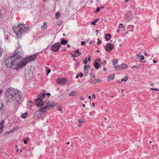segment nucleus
<instances>
[{"label": "nucleus", "mask_w": 159, "mask_h": 159, "mask_svg": "<svg viewBox=\"0 0 159 159\" xmlns=\"http://www.w3.org/2000/svg\"><path fill=\"white\" fill-rule=\"evenodd\" d=\"M68 43V42L67 40H65L64 39H61V44L63 45H66Z\"/></svg>", "instance_id": "18"}, {"label": "nucleus", "mask_w": 159, "mask_h": 159, "mask_svg": "<svg viewBox=\"0 0 159 159\" xmlns=\"http://www.w3.org/2000/svg\"><path fill=\"white\" fill-rule=\"evenodd\" d=\"M136 57L137 59H140L141 60H143L144 58V56L143 55H141L140 53L137 54L136 56Z\"/></svg>", "instance_id": "15"}, {"label": "nucleus", "mask_w": 159, "mask_h": 159, "mask_svg": "<svg viewBox=\"0 0 159 159\" xmlns=\"http://www.w3.org/2000/svg\"><path fill=\"white\" fill-rule=\"evenodd\" d=\"M94 66L96 69H98L99 68L100 66H101V65L99 64L98 62L96 61V60H95L94 61Z\"/></svg>", "instance_id": "14"}, {"label": "nucleus", "mask_w": 159, "mask_h": 159, "mask_svg": "<svg viewBox=\"0 0 159 159\" xmlns=\"http://www.w3.org/2000/svg\"><path fill=\"white\" fill-rule=\"evenodd\" d=\"M3 49L0 46V57L1 56L2 53L3 52Z\"/></svg>", "instance_id": "32"}, {"label": "nucleus", "mask_w": 159, "mask_h": 159, "mask_svg": "<svg viewBox=\"0 0 159 159\" xmlns=\"http://www.w3.org/2000/svg\"><path fill=\"white\" fill-rule=\"evenodd\" d=\"M48 109L46 107L44 106L43 107L41 108L40 110L38 111L37 112L38 114H41L46 111Z\"/></svg>", "instance_id": "13"}, {"label": "nucleus", "mask_w": 159, "mask_h": 159, "mask_svg": "<svg viewBox=\"0 0 159 159\" xmlns=\"http://www.w3.org/2000/svg\"><path fill=\"white\" fill-rule=\"evenodd\" d=\"M78 121L80 122V123H81L82 122V120H81L80 119H78Z\"/></svg>", "instance_id": "49"}, {"label": "nucleus", "mask_w": 159, "mask_h": 159, "mask_svg": "<svg viewBox=\"0 0 159 159\" xmlns=\"http://www.w3.org/2000/svg\"><path fill=\"white\" fill-rule=\"evenodd\" d=\"M27 114V113H25L23 114L21 116V118H25L26 117Z\"/></svg>", "instance_id": "27"}, {"label": "nucleus", "mask_w": 159, "mask_h": 159, "mask_svg": "<svg viewBox=\"0 0 159 159\" xmlns=\"http://www.w3.org/2000/svg\"><path fill=\"white\" fill-rule=\"evenodd\" d=\"M15 55L12 57H10L6 59L4 62L6 66L8 67H13L17 71H18L20 68H19L20 65H21L20 62H19V58L21 57L19 54V52L15 53Z\"/></svg>", "instance_id": "1"}, {"label": "nucleus", "mask_w": 159, "mask_h": 159, "mask_svg": "<svg viewBox=\"0 0 159 159\" xmlns=\"http://www.w3.org/2000/svg\"><path fill=\"white\" fill-rule=\"evenodd\" d=\"M58 24V25H61V22H59Z\"/></svg>", "instance_id": "64"}, {"label": "nucleus", "mask_w": 159, "mask_h": 159, "mask_svg": "<svg viewBox=\"0 0 159 159\" xmlns=\"http://www.w3.org/2000/svg\"><path fill=\"white\" fill-rule=\"evenodd\" d=\"M67 47L68 48H69L70 47V45H69V44H67Z\"/></svg>", "instance_id": "59"}, {"label": "nucleus", "mask_w": 159, "mask_h": 159, "mask_svg": "<svg viewBox=\"0 0 159 159\" xmlns=\"http://www.w3.org/2000/svg\"><path fill=\"white\" fill-rule=\"evenodd\" d=\"M89 82L90 83H92V84H96V82H97V80L96 79H95V80H90V81H89Z\"/></svg>", "instance_id": "30"}, {"label": "nucleus", "mask_w": 159, "mask_h": 159, "mask_svg": "<svg viewBox=\"0 0 159 159\" xmlns=\"http://www.w3.org/2000/svg\"><path fill=\"white\" fill-rule=\"evenodd\" d=\"M150 89L152 90L159 91V89H158L151 88Z\"/></svg>", "instance_id": "40"}, {"label": "nucleus", "mask_w": 159, "mask_h": 159, "mask_svg": "<svg viewBox=\"0 0 159 159\" xmlns=\"http://www.w3.org/2000/svg\"><path fill=\"white\" fill-rule=\"evenodd\" d=\"M46 71L47 72V75H48V74L50 73L51 72V70L50 69H49L48 70H47Z\"/></svg>", "instance_id": "37"}, {"label": "nucleus", "mask_w": 159, "mask_h": 159, "mask_svg": "<svg viewBox=\"0 0 159 159\" xmlns=\"http://www.w3.org/2000/svg\"><path fill=\"white\" fill-rule=\"evenodd\" d=\"M7 98L9 101H11L17 106L21 97L20 92L13 88L7 89Z\"/></svg>", "instance_id": "2"}, {"label": "nucleus", "mask_w": 159, "mask_h": 159, "mask_svg": "<svg viewBox=\"0 0 159 159\" xmlns=\"http://www.w3.org/2000/svg\"><path fill=\"white\" fill-rule=\"evenodd\" d=\"M83 75V74L82 73H80V74L79 75V76L80 77H82Z\"/></svg>", "instance_id": "46"}, {"label": "nucleus", "mask_w": 159, "mask_h": 159, "mask_svg": "<svg viewBox=\"0 0 159 159\" xmlns=\"http://www.w3.org/2000/svg\"><path fill=\"white\" fill-rule=\"evenodd\" d=\"M66 81V78H59L57 79V82L59 84L63 85L65 84Z\"/></svg>", "instance_id": "9"}, {"label": "nucleus", "mask_w": 159, "mask_h": 159, "mask_svg": "<svg viewBox=\"0 0 159 159\" xmlns=\"http://www.w3.org/2000/svg\"><path fill=\"white\" fill-rule=\"evenodd\" d=\"M87 42L88 43H89V44L90 45L92 44V42L90 41V40H88L87 41Z\"/></svg>", "instance_id": "45"}, {"label": "nucleus", "mask_w": 159, "mask_h": 159, "mask_svg": "<svg viewBox=\"0 0 159 159\" xmlns=\"http://www.w3.org/2000/svg\"><path fill=\"white\" fill-rule=\"evenodd\" d=\"M114 78V75L111 74L108 77V81H109L110 80H113Z\"/></svg>", "instance_id": "19"}, {"label": "nucleus", "mask_w": 159, "mask_h": 159, "mask_svg": "<svg viewBox=\"0 0 159 159\" xmlns=\"http://www.w3.org/2000/svg\"><path fill=\"white\" fill-rule=\"evenodd\" d=\"M2 111L0 110V118L2 117Z\"/></svg>", "instance_id": "42"}, {"label": "nucleus", "mask_w": 159, "mask_h": 159, "mask_svg": "<svg viewBox=\"0 0 159 159\" xmlns=\"http://www.w3.org/2000/svg\"><path fill=\"white\" fill-rule=\"evenodd\" d=\"M90 77L92 78H94L95 77V76L94 75L91 74L90 75Z\"/></svg>", "instance_id": "39"}, {"label": "nucleus", "mask_w": 159, "mask_h": 159, "mask_svg": "<svg viewBox=\"0 0 159 159\" xmlns=\"http://www.w3.org/2000/svg\"><path fill=\"white\" fill-rule=\"evenodd\" d=\"M61 47V44L60 43H56L52 45L51 49L54 52H57Z\"/></svg>", "instance_id": "6"}, {"label": "nucleus", "mask_w": 159, "mask_h": 159, "mask_svg": "<svg viewBox=\"0 0 159 159\" xmlns=\"http://www.w3.org/2000/svg\"><path fill=\"white\" fill-rule=\"evenodd\" d=\"M113 45L111 43H108L105 46V49L106 51L111 52L113 48Z\"/></svg>", "instance_id": "8"}, {"label": "nucleus", "mask_w": 159, "mask_h": 159, "mask_svg": "<svg viewBox=\"0 0 159 159\" xmlns=\"http://www.w3.org/2000/svg\"><path fill=\"white\" fill-rule=\"evenodd\" d=\"M96 98V96H95V94H94V93H93V97H92V98Z\"/></svg>", "instance_id": "48"}, {"label": "nucleus", "mask_w": 159, "mask_h": 159, "mask_svg": "<svg viewBox=\"0 0 159 159\" xmlns=\"http://www.w3.org/2000/svg\"><path fill=\"white\" fill-rule=\"evenodd\" d=\"M128 79V77L127 76H125L124 78H123L121 80V82L124 81L126 82L127 81Z\"/></svg>", "instance_id": "23"}, {"label": "nucleus", "mask_w": 159, "mask_h": 159, "mask_svg": "<svg viewBox=\"0 0 159 159\" xmlns=\"http://www.w3.org/2000/svg\"><path fill=\"white\" fill-rule=\"evenodd\" d=\"M55 16L56 18L58 19L60 16V14L59 12H57L56 13Z\"/></svg>", "instance_id": "29"}, {"label": "nucleus", "mask_w": 159, "mask_h": 159, "mask_svg": "<svg viewBox=\"0 0 159 159\" xmlns=\"http://www.w3.org/2000/svg\"><path fill=\"white\" fill-rule=\"evenodd\" d=\"M107 70V69L106 68H103V70H104V71H105V70Z\"/></svg>", "instance_id": "61"}, {"label": "nucleus", "mask_w": 159, "mask_h": 159, "mask_svg": "<svg viewBox=\"0 0 159 159\" xmlns=\"http://www.w3.org/2000/svg\"><path fill=\"white\" fill-rule=\"evenodd\" d=\"M111 37V35L110 34H106L105 35V38L107 41H108L110 40V38Z\"/></svg>", "instance_id": "16"}, {"label": "nucleus", "mask_w": 159, "mask_h": 159, "mask_svg": "<svg viewBox=\"0 0 159 159\" xmlns=\"http://www.w3.org/2000/svg\"><path fill=\"white\" fill-rule=\"evenodd\" d=\"M28 102H29V103H31L32 102L31 101H28Z\"/></svg>", "instance_id": "62"}, {"label": "nucleus", "mask_w": 159, "mask_h": 159, "mask_svg": "<svg viewBox=\"0 0 159 159\" xmlns=\"http://www.w3.org/2000/svg\"><path fill=\"white\" fill-rule=\"evenodd\" d=\"M4 123V121H2L1 122V123L0 124V127H1V129L3 128Z\"/></svg>", "instance_id": "31"}, {"label": "nucleus", "mask_w": 159, "mask_h": 159, "mask_svg": "<svg viewBox=\"0 0 159 159\" xmlns=\"http://www.w3.org/2000/svg\"><path fill=\"white\" fill-rule=\"evenodd\" d=\"M118 62V60L117 59H114L112 61V63L113 65H116Z\"/></svg>", "instance_id": "25"}, {"label": "nucleus", "mask_w": 159, "mask_h": 159, "mask_svg": "<svg viewBox=\"0 0 159 159\" xmlns=\"http://www.w3.org/2000/svg\"><path fill=\"white\" fill-rule=\"evenodd\" d=\"M75 53L78 54L77 57L81 55V52H80L79 49H77L75 52Z\"/></svg>", "instance_id": "26"}, {"label": "nucleus", "mask_w": 159, "mask_h": 159, "mask_svg": "<svg viewBox=\"0 0 159 159\" xmlns=\"http://www.w3.org/2000/svg\"><path fill=\"white\" fill-rule=\"evenodd\" d=\"M97 82H101L102 81V80H101L99 79L98 80H97Z\"/></svg>", "instance_id": "54"}, {"label": "nucleus", "mask_w": 159, "mask_h": 159, "mask_svg": "<svg viewBox=\"0 0 159 159\" xmlns=\"http://www.w3.org/2000/svg\"><path fill=\"white\" fill-rule=\"evenodd\" d=\"M26 139V140H27V141H28V140H30L29 138H28V137H27V138H26V139Z\"/></svg>", "instance_id": "60"}, {"label": "nucleus", "mask_w": 159, "mask_h": 159, "mask_svg": "<svg viewBox=\"0 0 159 159\" xmlns=\"http://www.w3.org/2000/svg\"><path fill=\"white\" fill-rule=\"evenodd\" d=\"M76 92L75 91H73L71 92L69 94V96H74L76 93Z\"/></svg>", "instance_id": "22"}, {"label": "nucleus", "mask_w": 159, "mask_h": 159, "mask_svg": "<svg viewBox=\"0 0 159 159\" xmlns=\"http://www.w3.org/2000/svg\"><path fill=\"white\" fill-rule=\"evenodd\" d=\"M87 58H86V59L84 60H83V63L84 64H86L88 62V61H87Z\"/></svg>", "instance_id": "33"}, {"label": "nucleus", "mask_w": 159, "mask_h": 159, "mask_svg": "<svg viewBox=\"0 0 159 159\" xmlns=\"http://www.w3.org/2000/svg\"><path fill=\"white\" fill-rule=\"evenodd\" d=\"M134 26L133 25H129V26L127 30L129 31H133L134 30Z\"/></svg>", "instance_id": "17"}, {"label": "nucleus", "mask_w": 159, "mask_h": 159, "mask_svg": "<svg viewBox=\"0 0 159 159\" xmlns=\"http://www.w3.org/2000/svg\"><path fill=\"white\" fill-rule=\"evenodd\" d=\"M98 42L97 43V44L99 45L101 43V41H100L99 39H98Z\"/></svg>", "instance_id": "35"}, {"label": "nucleus", "mask_w": 159, "mask_h": 159, "mask_svg": "<svg viewBox=\"0 0 159 159\" xmlns=\"http://www.w3.org/2000/svg\"><path fill=\"white\" fill-rule=\"evenodd\" d=\"M90 68L89 65H85L84 66V76H87L88 74L89 69Z\"/></svg>", "instance_id": "11"}, {"label": "nucleus", "mask_w": 159, "mask_h": 159, "mask_svg": "<svg viewBox=\"0 0 159 159\" xmlns=\"http://www.w3.org/2000/svg\"><path fill=\"white\" fill-rule=\"evenodd\" d=\"M95 60H96L97 61H101V59H96Z\"/></svg>", "instance_id": "53"}, {"label": "nucleus", "mask_w": 159, "mask_h": 159, "mask_svg": "<svg viewBox=\"0 0 159 159\" xmlns=\"http://www.w3.org/2000/svg\"><path fill=\"white\" fill-rule=\"evenodd\" d=\"M87 96L88 97L89 99L90 100V101H91V97L90 96H89L88 95Z\"/></svg>", "instance_id": "57"}, {"label": "nucleus", "mask_w": 159, "mask_h": 159, "mask_svg": "<svg viewBox=\"0 0 159 159\" xmlns=\"http://www.w3.org/2000/svg\"><path fill=\"white\" fill-rule=\"evenodd\" d=\"M24 143L25 144H26L27 143V141L26 139H24Z\"/></svg>", "instance_id": "43"}, {"label": "nucleus", "mask_w": 159, "mask_h": 159, "mask_svg": "<svg viewBox=\"0 0 159 159\" xmlns=\"http://www.w3.org/2000/svg\"><path fill=\"white\" fill-rule=\"evenodd\" d=\"M79 75H77L75 77L76 79H78L79 78Z\"/></svg>", "instance_id": "56"}, {"label": "nucleus", "mask_w": 159, "mask_h": 159, "mask_svg": "<svg viewBox=\"0 0 159 159\" xmlns=\"http://www.w3.org/2000/svg\"><path fill=\"white\" fill-rule=\"evenodd\" d=\"M141 66H143V65L140 64V65H137L136 66H134L132 67V69H134V68L138 69L140 67H141Z\"/></svg>", "instance_id": "20"}, {"label": "nucleus", "mask_w": 159, "mask_h": 159, "mask_svg": "<svg viewBox=\"0 0 159 159\" xmlns=\"http://www.w3.org/2000/svg\"><path fill=\"white\" fill-rule=\"evenodd\" d=\"M37 55L34 54L29 57H27L20 61V65L19 68H21L25 66L29 62L34 61L36 58Z\"/></svg>", "instance_id": "4"}, {"label": "nucleus", "mask_w": 159, "mask_h": 159, "mask_svg": "<svg viewBox=\"0 0 159 159\" xmlns=\"http://www.w3.org/2000/svg\"><path fill=\"white\" fill-rule=\"evenodd\" d=\"M3 104L2 103V102L0 101V110L1 111H3V109L2 108L3 107Z\"/></svg>", "instance_id": "24"}, {"label": "nucleus", "mask_w": 159, "mask_h": 159, "mask_svg": "<svg viewBox=\"0 0 159 159\" xmlns=\"http://www.w3.org/2000/svg\"><path fill=\"white\" fill-rule=\"evenodd\" d=\"M81 45H85V44L86 43V42H83V41H81Z\"/></svg>", "instance_id": "41"}, {"label": "nucleus", "mask_w": 159, "mask_h": 159, "mask_svg": "<svg viewBox=\"0 0 159 159\" xmlns=\"http://www.w3.org/2000/svg\"><path fill=\"white\" fill-rule=\"evenodd\" d=\"M100 9V8H99V7H98V8H97V9H96V11H95V12L96 13H98V12L99 11Z\"/></svg>", "instance_id": "36"}, {"label": "nucleus", "mask_w": 159, "mask_h": 159, "mask_svg": "<svg viewBox=\"0 0 159 159\" xmlns=\"http://www.w3.org/2000/svg\"><path fill=\"white\" fill-rule=\"evenodd\" d=\"M84 98L83 97H80V100H81L83 101L84 100Z\"/></svg>", "instance_id": "50"}, {"label": "nucleus", "mask_w": 159, "mask_h": 159, "mask_svg": "<svg viewBox=\"0 0 159 159\" xmlns=\"http://www.w3.org/2000/svg\"><path fill=\"white\" fill-rule=\"evenodd\" d=\"M72 57H77L76 55L75 54H73L72 55Z\"/></svg>", "instance_id": "47"}, {"label": "nucleus", "mask_w": 159, "mask_h": 159, "mask_svg": "<svg viewBox=\"0 0 159 159\" xmlns=\"http://www.w3.org/2000/svg\"><path fill=\"white\" fill-rule=\"evenodd\" d=\"M101 63L103 65H105L106 63V60H104L103 61V62H101Z\"/></svg>", "instance_id": "38"}, {"label": "nucleus", "mask_w": 159, "mask_h": 159, "mask_svg": "<svg viewBox=\"0 0 159 159\" xmlns=\"http://www.w3.org/2000/svg\"><path fill=\"white\" fill-rule=\"evenodd\" d=\"M120 66V65L119 66H115L114 67V69L116 70H119L118 68H119Z\"/></svg>", "instance_id": "34"}, {"label": "nucleus", "mask_w": 159, "mask_h": 159, "mask_svg": "<svg viewBox=\"0 0 159 159\" xmlns=\"http://www.w3.org/2000/svg\"><path fill=\"white\" fill-rule=\"evenodd\" d=\"M47 28V23L46 22H44L43 25L41 26V28L45 29Z\"/></svg>", "instance_id": "21"}, {"label": "nucleus", "mask_w": 159, "mask_h": 159, "mask_svg": "<svg viewBox=\"0 0 159 159\" xmlns=\"http://www.w3.org/2000/svg\"><path fill=\"white\" fill-rule=\"evenodd\" d=\"M104 7L103 6H101L100 7H99V8H102Z\"/></svg>", "instance_id": "63"}, {"label": "nucleus", "mask_w": 159, "mask_h": 159, "mask_svg": "<svg viewBox=\"0 0 159 159\" xmlns=\"http://www.w3.org/2000/svg\"><path fill=\"white\" fill-rule=\"evenodd\" d=\"M62 109V108L61 107H58V110L59 111H61Z\"/></svg>", "instance_id": "52"}, {"label": "nucleus", "mask_w": 159, "mask_h": 159, "mask_svg": "<svg viewBox=\"0 0 159 159\" xmlns=\"http://www.w3.org/2000/svg\"><path fill=\"white\" fill-rule=\"evenodd\" d=\"M128 66L125 64H122L120 65V66L118 68L120 70H125L127 68Z\"/></svg>", "instance_id": "12"}, {"label": "nucleus", "mask_w": 159, "mask_h": 159, "mask_svg": "<svg viewBox=\"0 0 159 159\" xmlns=\"http://www.w3.org/2000/svg\"><path fill=\"white\" fill-rule=\"evenodd\" d=\"M30 27L25 25L24 24H19L18 26L13 28V29L16 35L19 38L21 37L22 35L24 33L28 31Z\"/></svg>", "instance_id": "3"}, {"label": "nucleus", "mask_w": 159, "mask_h": 159, "mask_svg": "<svg viewBox=\"0 0 159 159\" xmlns=\"http://www.w3.org/2000/svg\"><path fill=\"white\" fill-rule=\"evenodd\" d=\"M134 18L133 15L130 12L126 13L125 15V22H129Z\"/></svg>", "instance_id": "7"}, {"label": "nucleus", "mask_w": 159, "mask_h": 159, "mask_svg": "<svg viewBox=\"0 0 159 159\" xmlns=\"http://www.w3.org/2000/svg\"><path fill=\"white\" fill-rule=\"evenodd\" d=\"M47 104L46 106V108L48 110L50 109L51 108H53L54 106V102L52 101L46 103Z\"/></svg>", "instance_id": "10"}, {"label": "nucleus", "mask_w": 159, "mask_h": 159, "mask_svg": "<svg viewBox=\"0 0 159 159\" xmlns=\"http://www.w3.org/2000/svg\"><path fill=\"white\" fill-rule=\"evenodd\" d=\"M153 61L154 63H156L157 62V61L156 60H153Z\"/></svg>", "instance_id": "58"}, {"label": "nucleus", "mask_w": 159, "mask_h": 159, "mask_svg": "<svg viewBox=\"0 0 159 159\" xmlns=\"http://www.w3.org/2000/svg\"><path fill=\"white\" fill-rule=\"evenodd\" d=\"M144 54L145 56H147L148 55V54L146 52H144Z\"/></svg>", "instance_id": "55"}, {"label": "nucleus", "mask_w": 159, "mask_h": 159, "mask_svg": "<svg viewBox=\"0 0 159 159\" xmlns=\"http://www.w3.org/2000/svg\"><path fill=\"white\" fill-rule=\"evenodd\" d=\"M19 126H16L15 128H14V129L15 130H17L19 129Z\"/></svg>", "instance_id": "44"}, {"label": "nucleus", "mask_w": 159, "mask_h": 159, "mask_svg": "<svg viewBox=\"0 0 159 159\" xmlns=\"http://www.w3.org/2000/svg\"><path fill=\"white\" fill-rule=\"evenodd\" d=\"M99 20V19H95L94 21H93L92 22V24L93 25H95V23L97 22L98 20Z\"/></svg>", "instance_id": "28"}, {"label": "nucleus", "mask_w": 159, "mask_h": 159, "mask_svg": "<svg viewBox=\"0 0 159 159\" xmlns=\"http://www.w3.org/2000/svg\"><path fill=\"white\" fill-rule=\"evenodd\" d=\"M45 96V93H41L38 96V98L35 99V104L38 107H42L43 106L42 99L44 98Z\"/></svg>", "instance_id": "5"}, {"label": "nucleus", "mask_w": 159, "mask_h": 159, "mask_svg": "<svg viewBox=\"0 0 159 159\" xmlns=\"http://www.w3.org/2000/svg\"><path fill=\"white\" fill-rule=\"evenodd\" d=\"M91 57H90V56H89L88 57V60L89 61H90V60H91Z\"/></svg>", "instance_id": "51"}]
</instances>
